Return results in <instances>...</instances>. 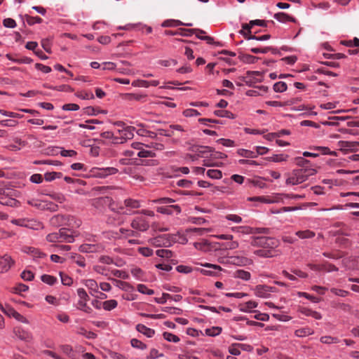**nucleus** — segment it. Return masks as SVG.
<instances>
[{"instance_id": "nucleus-25", "label": "nucleus", "mask_w": 359, "mask_h": 359, "mask_svg": "<svg viewBox=\"0 0 359 359\" xmlns=\"http://www.w3.org/2000/svg\"><path fill=\"white\" fill-rule=\"evenodd\" d=\"M8 315L10 316H12L13 318H15L17 320L21 322V323H26V324H28L29 323V321L25 317L23 316L22 315H21L20 313H19L18 312H17L15 310H14L13 308L11 307H8V311H6Z\"/></svg>"}, {"instance_id": "nucleus-16", "label": "nucleus", "mask_w": 359, "mask_h": 359, "mask_svg": "<svg viewBox=\"0 0 359 359\" xmlns=\"http://www.w3.org/2000/svg\"><path fill=\"white\" fill-rule=\"evenodd\" d=\"M102 250V246L95 244H83L81 245L80 250L83 252L91 253L98 252Z\"/></svg>"}, {"instance_id": "nucleus-45", "label": "nucleus", "mask_w": 359, "mask_h": 359, "mask_svg": "<svg viewBox=\"0 0 359 359\" xmlns=\"http://www.w3.org/2000/svg\"><path fill=\"white\" fill-rule=\"evenodd\" d=\"M119 232L124 235L126 237H132V236H137L138 233L135 231L133 229H125V228H121L119 229Z\"/></svg>"}, {"instance_id": "nucleus-13", "label": "nucleus", "mask_w": 359, "mask_h": 359, "mask_svg": "<svg viewBox=\"0 0 359 359\" xmlns=\"http://www.w3.org/2000/svg\"><path fill=\"white\" fill-rule=\"evenodd\" d=\"M229 262L238 266H247L251 264L252 261L243 256H232L229 257Z\"/></svg>"}, {"instance_id": "nucleus-1", "label": "nucleus", "mask_w": 359, "mask_h": 359, "mask_svg": "<svg viewBox=\"0 0 359 359\" xmlns=\"http://www.w3.org/2000/svg\"><path fill=\"white\" fill-rule=\"evenodd\" d=\"M133 213L137 215L133 217L130 222V226L135 231L145 232L149 229V222L146 216L154 217V212L147 209H143L140 211H134Z\"/></svg>"}, {"instance_id": "nucleus-2", "label": "nucleus", "mask_w": 359, "mask_h": 359, "mask_svg": "<svg viewBox=\"0 0 359 359\" xmlns=\"http://www.w3.org/2000/svg\"><path fill=\"white\" fill-rule=\"evenodd\" d=\"M316 173L313 168L294 169L291 172L285 174L287 185H297L306 182L310 176Z\"/></svg>"}, {"instance_id": "nucleus-40", "label": "nucleus", "mask_w": 359, "mask_h": 359, "mask_svg": "<svg viewBox=\"0 0 359 359\" xmlns=\"http://www.w3.org/2000/svg\"><path fill=\"white\" fill-rule=\"evenodd\" d=\"M94 271L97 273L102 274L105 276H108L109 274H111V270L109 268L100 265L95 266Z\"/></svg>"}, {"instance_id": "nucleus-34", "label": "nucleus", "mask_w": 359, "mask_h": 359, "mask_svg": "<svg viewBox=\"0 0 359 359\" xmlns=\"http://www.w3.org/2000/svg\"><path fill=\"white\" fill-rule=\"evenodd\" d=\"M295 234L301 239L312 238L315 236V232L311 230L298 231Z\"/></svg>"}, {"instance_id": "nucleus-59", "label": "nucleus", "mask_w": 359, "mask_h": 359, "mask_svg": "<svg viewBox=\"0 0 359 359\" xmlns=\"http://www.w3.org/2000/svg\"><path fill=\"white\" fill-rule=\"evenodd\" d=\"M325 257L330 259H337L342 257L343 255L339 251H334L332 252H323Z\"/></svg>"}, {"instance_id": "nucleus-52", "label": "nucleus", "mask_w": 359, "mask_h": 359, "mask_svg": "<svg viewBox=\"0 0 359 359\" xmlns=\"http://www.w3.org/2000/svg\"><path fill=\"white\" fill-rule=\"evenodd\" d=\"M26 21L28 25H33L34 24H39L41 23L43 20L39 16L32 17L29 15H25Z\"/></svg>"}, {"instance_id": "nucleus-4", "label": "nucleus", "mask_w": 359, "mask_h": 359, "mask_svg": "<svg viewBox=\"0 0 359 359\" xmlns=\"http://www.w3.org/2000/svg\"><path fill=\"white\" fill-rule=\"evenodd\" d=\"M175 241L176 236L174 234H162L151 238L149 243L155 247H169Z\"/></svg>"}, {"instance_id": "nucleus-36", "label": "nucleus", "mask_w": 359, "mask_h": 359, "mask_svg": "<svg viewBox=\"0 0 359 359\" xmlns=\"http://www.w3.org/2000/svg\"><path fill=\"white\" fill-rule=\"evenodd\" d=\"M85 285L90 290L91 292L97 293L98 291V285L97 282L93 279H88L86 280Z\"/></svg>"}, {"instance_id": "nucleus-21", "label": "nucleus", "mask_w": 359, "mask_h": 359, "mask_svg": "<svg viewBox=\"0 0 359 359\" xmlns=\"http://www.w3.org/2000/svg\"><path fill=\"white\" fill-rule=\"evenodd\" d=\"M181 25L191 27L193 25L192 23H184L178 20H166L162 23V27H174Z\"/></svg>"}, {"instance_id": "nucleus-24", "label": "nucleus", "mask_w": 359, "mask_h": 359, "mask_svg": "<svg viewBox=\"0 0 359 359\" xmlns=\"http://www.w3.org/2000/svg\"><path fill=\"white\" fill-rule=\"evenodd\" d=\"M159 84L158 81L154 80L151 81H145V80H137L132 83L133 86H140L144 88H148L150 86H156Z\"/></svg>"}, {"instance_id": "nucleus-31", "label": "nucleus", "mask_w": 359, "mask_h": 359, "mask_svg": "<svg viewBox=\"0 0 359 359\" xmlns=\"http://www.w3.org/2000/svg\"><path fill=\"white\" fill-rule=\"evenodd\" d=\"M301 313L306 316H311L312 318L317 320H320L322 318V316L320 313L316 311H312L307 308H302L301 309Z\"/></svg>"}, {"instance_id": "nucleus-46", "label": "nucleus", "mask_w": 359, "mask_h": 359, "mask_svg": "<svg viewBox=\"0 0 359 359\" xmlns=\"http://www.w3.org/2000/svg\"><path fill=\"white\" fill-rule=\"evenodd\" d=\"M320 341L323 344H331L338 343L339 339L337 337L324 336L320 338Z\"/></svg>"}, {"instance_id": "nucleus-62", "label": "nucleus", "mask_w": 359, "mask_h": 359, "mask_svg": "<svg viewBox=\"0 0 359 359\" xmlns=\"http://www.w3.org/2000/svg\"><path fill=\"white\" fill-rule=\"evenodd\" d=\"M131 346L134 348H140V349H145L147 348L146 344L142 343L141 341L137 339H132L130 341Z\"/></svg>"}, {"instance_id": "nucleus-50", "label": "nucleus", "mask_w": 359, "mask_h": 359, "mask_svg": "<svg viewBox=\"0 0 359 359\" xmlns=\"http://www.w3.org/2000/svg\"><path fill=\"white\" fill-rule=\"evenodd\" d=\"M48 196L53 200H54L60 203H64L66 200L65 196L62 194H60V193H55L54 192V193L48 194Z\"/></svg>"}, {"instance_id": "nucleus-63", "label": "nucleus", "mask_w": 359, "mask_h": 359, "mask_svg": "<svg viewBox=\"0 0 359 359\" xmlns=\"http://www.w3.org/2000/svg\"><path fill=\"white\" fill-rule=\"evenodd\" d=\"M189 231L195 233L196 235L202 236L205 233L210 232V230L209 229L205 228H192L189 229Z\"/></svg>"}, {"instance_id": "nucleus-39", "label": "nucleus", "mask_w": 359, "mask_h": 359, "mask_svg": "<svg viewBox=\"0 0 359 359\" xmlns=\"http://www.w3.org/2000/svg\"><path fill=\"white\" fill-rule=\"evenodd\" d=\"M118 305L117 301L114 299H110L105 301L102 303V306L106 311H111L115 309Z\"/></svg>"}, {"instance_id": "nucleus-37", "label": "nucleus", "mask_w": 359, "mask_h": 359, "mask_svg": "<svg viewBox=\"0 0 359 359\" xmlns=\"http://www.w3.org/2000/svg\"><path fill=\"white\" fill-rule=\"evenodd\" d=\"M237 153L239 156L245 157V158H256L257 154H255V152L250 150H247L244 149H239L237 151Z\"/></svg>"}, {"instance_id": "nucleus-3", "label": "nucleus", "mask_w": 359, "mask_h": 359, "mask_svg": "<svg viewBox=\"0 0 359 359\" xmlns=\"http://www.w3.org/2000/svg\"><path fill=\"white\" fill-rule=\"evenodd\" d=\"M46 240L48 242H67L73 243L74 241V236L71 231L66 228H62L58 232L51 233L47 235Z\"/></svg>"}, {"instance_id": "nucleus-18", "label": "nucleus", "mask_w": 359, "mask_h": 359, "mask_svg": "<svg viewBox=\"0 0 359 359\" xmlns=\"http://www.w3.org/2000/svg\"><path fill=\"white\" fill-rule=\"evenodd\" d=\"M23 251L25 253L31 255L34 258H44L46 257V255L43 252L40 251L39 249L33 248V247H25Z\"/></svg>"}, {"instance_id": "nucleus-35", "label": "nucleus", "mask_w": 359, "mask_h": 359, "mask_svg": "<svg viewBox=\"0 0 359 359\" xmlns=\"http://www.w3.org/2000/svg\"><path fill=\"white\" fill-rule=\"evenodd\" d=\"M274 18L280 22H285L287 21H294V18L285 13H278L274 15Z\"/></svg>"}, {"instance_id": "nucleus-19", "label": "nucleus", "mask_w": 359, "mask_h": 359, "mask_svg": "<svg viewBox=\"0 0 359 359\" xmlns=\"http://www.w3.org/2000/svg\"><path fill=\"white\" fill-rule=\"evenodd\" d=\"M178 32H179L178 34L183 36H191L194 34H195L196 36H197V34H205V31H203L202 29H199L180 28L178 29Z\"/></svg>"}, {"instance_id": "nucleus-42", "label": "nucleus", "mask_w": 359, "mask_h": 359, "mask_svg": "<svg viewBox=\"0 0 359 359\" xmlns=\"http://www.w3.org/2000/svg\"><path fill=\"white\" fill-rule=\"evenodd\" d=\"M41 280L49 285H53L56 281H57V278L53 276H50V275H47V274H44L43 276H41Z\"/></svg>"}, {"instance_id": "nucleus-60", "label": "nucleus", "mask_w": 359, "mask_h": 359, "mask_svg": "<svg viewBox=\"0 0 359 359\" xmlns=\"http://www.w3.org/2000/svg\"><path fill=\"white\" fill-rule=\"evenodd\" d=\"M313 151H316L322 154H330L333 155L334 152H331L330 149L326 147H314L311 148Z\"/></svg>"}, {"instance_id": "nucleus-32", "label": "nucleus", "mask_w": 359, "mask_h": 359, "mask_svg": "<svg viewBox=\"0 0 359 359\" xmlns=\"http://www.w3.org/2000/svg\"><path fill=\"white\" fill-rule=\"evenodd\" d=\"M26 228L34 230H39L43 228V224L36 220L27 219Z\"/></svg>"}, {"instance_id": "nucleus-10", "label": "nucleus", "mask_w": 359, "mask_h": 359, "mask_svg": "<svg viewBox=\"0 0 359 359\" xmlns=\"http://www.w3.org/2000/svg\"><path fill=\"white\" fill-rule=\"evenodd\" d=\"M156 211L164 215H172L174 212L180 214L182 211L180 206L178 205H168L165 206H161L156 208Z\"/></svg>"}, {"instance_id": "nucleus-55", "label": "nucleus", "mask_w": 359, "mask_h": 359, "mask_svg": "<svg viewBox=\"0 0 359 359\" xmlns=\"http://www.w3.org/2000/svg\"><path fill=\"white\" fill-rule=\"evenodd\" d=\"M273 90L276 92L283 93L287 90V84L282 81L277 82L273 85Z\"/></svg>"}, {"instance_id": "nucleus-11", "label": "nucleus", "mask_w": 359, "mask_h": 359, "mask_svg": "<svg viewBox=\"0 0 359 359\" xmlns=\"http://www.w3.org/2000/svg\"><path fill=\"white\" fill-rule=\"evenodd\" d=\"M14 264V261L11 256L4 255L0 256V272L4 273L8 271L11 267Z\"/></svg>"}, {"instance_id": "nucleus-28", "label": "nucleus", "mask_w": 359, "mask_h": 359, "mask_svg": "<svg viewBox=\"0 0 359 359\" xmlns=\"http://www.w3.org/2000/svg\"><path fill=\"white\" fill-rule=\"evenodd\" d=\"M121 97L126 101H140L145 97V95L135 93H125Z\"/></svg>"}, {"instance_id": "nucleus-53", "label": "nucleus", "mask_w": 359, "mask_h": 359, "mask_svg": "<svg viewBox=\"0 0 359 359\" xmlns=\"http://www.w3.org/2000/svg\"><path fill=\"white\" fill-rule=\"evenodd\" d=\"M137 156L140 158H153L156 156V154L151 151L141 149L137 153Z\"/></svg>"}, {"instance_id": "nucleus-20", "label": "nucleus", "mask_w": 359, "mask_h": 359, "mask_svg": "<svg viewBox=\"0 0 359 359\" xmlns=\"http://www.w3.org/2000/svg\"><path fill=\"white\" fill-rule=\"evenodd\" d=\"M77 294L79 297V300L77 302L76 308L81 309V304H87L89 300V297L83 288H79L77 290Z\"/></svg>"}, {"instance_id": "nucleus-7", "label": "nucleus", "mask_w": 359, "mask_h": 359, "mask_svg": "<svg viewBox=\"0 0 359 359\" xmlns=\"http://www.w3.org/2000/svg\"><path fill=\"white\" fill-rule=\"evenodd\" d=\"M141 207V201L134 198H126L123 201V205H120L118 212H121L126 215H132L133 212H128L133 209H137Z\"/></svg>"}, {"instance_id": "nucleus-58", "label": "nucleus", "mask_w": 359, "mask_h": 359, "mask_svg": "<svg viewBox=\"0 0 359 359\" xmlns=\"http://www.w3.org/2000/svg\"><path fill=\"white\" fill-rule=\"evenodd\" d=\"M296 164L301 167V168H310L309 167V161L303 157H297L296 158Z\"/></svg>"}, {"instance_id": "nucleus-23", "label": "nucleus", "mask_w": 359, "mask_h": 359, "mask_svg": "<svg viewBox=\"0 0 359 359\" xmlns=\"http://www.w3.org/2000/svg\"><path fill=\"white\" fill-rule=\"evenodd\" d=\"M203 266L206 268H208L210 269L214 270V271H212V270L203 269L201 271V272L204 275H210V276L216 275L217 272H215V271H219L222 270V268L219 265H216V264L205 263V264H203Z\"/></svg>"}, {"instance_id": "nucleus-6", "label": "nucleus", "mask_w": 359, "mask_h": 359, "mask_svg": "<svg viewBox=\"0 0 359 359\" xmlns=\"http://www.w3.org/2000/svg\"><path fill=\"white\" fill-rule=\"evenodd\" d=\"M251 245L256 247H262V248L273 249L278 245V242L271 237L258 236L252 239Z\"/></svg>"}, {"instance_id": "nucleus-41", "label": "nucleus", "mask_w": 359, "mask_h": 359, "mask_svg": "<svg viewBox=\"0 0 359 359\" xmlns=\"http://www.w3.org/2000/svg\"><path fill=\"white\" fill-rule=\"evenodd\" d=\"M62 174L61 172H46L44 175V179L50 182L54 180L56 178H60L62 177Z\"/></svg>"}, {"instance_id": "nucleus-8", "label": "nucleus", "mask_w": 359, "mask_h": 359, "mask_svg": "<svg viewBox=\"0 0 359 359\" xmlns=\"http://www.w3.org/2000/svg\"><path fill=\"white\" fill-rule=\"evenodd\" d=\"M91 175L98 178H105L109 175L116 174L118 170L114 167L93 168L91 170Z\"/></svg>"}, {"instance_id": "nucleus-22", "label": "nucleus", "mask_w": 359, "mask_h": 359, "mask_svg": "<svg viewBox=\"0 0 359 359\" xmlns=\"http://www.w3.org/2000/svg\"><path fill=\"white\" fill-rule=\"evenodd\" d=\"M339 146L341 149L354 151L359 146L358 142L339 141Z\"/></svg>"}, {"instance_id": "nucleus-15", "label": "nucleus", "mask_w": 359, "mask_h": 359, "mask_svg": "<svg viewBox=\"0 0 359 359\" xmlns=\"http://www.w3.org/2000/svg\"><path fill=\"white\" fill-rule=\"evenodd\" d=\"M0 204L10 207H18L20 202L13 198L9 197L8 194L6 192V195L0 197Z\"/></svg>"}, {"instance_id": "nucleus-51", "label": "nucleus", "mask_w": 359, "mask_h": 359, "mask_svg": "<svg viewBox=\"0 0 359 359\" xmlns=\"http://www.w3.org/2000/svg\"><path fill=\"white\" fill-rule=\"evenodd\" d=\"M207 175L212 179H220L222 177V173L219 170H208Z\"/></svg>"}, {"instance_id": "nucleus-56", "label": "nucleus", "mask_w": 359, "mask_h": 359, "mask_svg": "<svg viewBox=\"0 0 359 359\" xmlns=\"http://www.w3.org/2000/svg\"><path fill=\"white\" fill-rule=\"evenodd\" d=\"M111 274L117 278H121L123 279H127L128 278V274L123 271L118 270V269H112L111 270Z\"/></svg>"}, {"instance_id": "nucleus-38", "label": "nucleus", "mask_w": 359, "mask_h": 359, "mask_svg": "<svg viewBox=\"0 0 359 359\" xmlns=\"http://www.w3.org/2000/svg\"><path fill=\"white\" fill-rule=\"evenodd\" d=\"M247 346L246 344H235L229 346V351L233 355H239L241 354L240 347Z\"/></svg>"}, {"instance_id": "nucleus-44", "label": "nucleus", "mask_w": 359, "mask_h": 359, "mask_svg": "<svg viewBox=\"0 0 359 359\" xmlns=\"http://www.w3.org/2000/svg\"><path fill=\"white\" fill-rule=\"evenodd\" d=\"M205 334L208 336L215 337L219 335L222 332V328L219 327H212L208 328L205 330Z\"/></svg>"}, {"instance_id": "nucleus-5", "label": "nucleus", "mask_w": 359, "mask_h": 359, "mask_svg": "<svg viewBox=\"0 0 359 359\" xmlns=\"http://www.w3.org/2000/svg\"><path fill=\"white\" fill-rule=\"evenodd\" d=\"M73 221L74 224H72V226L79 227L81 225V222L80 220H76L74 217L65 216L62 215H57L53 216L50 219V222L51 225L57 226L63 224L72 225V222Z\"/></svg>"}, {"instance_id": "nucleus-61", "label": "nucleus", "mask_w": 359, "mask_h": 359, "mask_svg": "<svg viewBox=\"0 0 359 359\" xmlns=\"http://www.w3.org/2000/svg\"><path fill=\"white\" fill-rule=\"evenodd\" d=\"M174 202L175 200L168 197L159 198L153 201V203L158 204H170Z\"/></svg>"}, {"instance_id": "nucleus-48", "label": "nucleus", "mask_w": 359, "mask_h": 359, "mask_svg": "<svg viewBox=\"0 0 359 359\" xmlns=\"http://www.w3.org/2000/svg\"><path fill=\"white\" fill-rule=\"evenodd\" d=\"M214 114L219 117H226L229 118H234V115L229 111L226 110H216Z\"/></svg>"}, {"instance_id": "nucleus-9", "label": "nucleus", "mask_w": 359, "mask_h": 359, "mask_svg": "<svg viewBox=\"0 0 359 359\" xmlns=\"http://www.w3.org/2000/svg\"><path fill=\"white\" fill-rule=\"evenodd\" d=\"M118 126H121V129L117 130V133L120 135V138L123 143L126 142L128 140H131L134 136L135 128L132 126H124L123 124L118 123Z\"/></svg>"}, {"instance_id": "nucleus-26", "label": "nucleus", "mask_w": 359, "mask_h": 359, "mask_svg": "<svg viewBox=\"0 0 359 359\" xmlns=\"http://www.w3.org/2000/svg\"><path fill=\"white\" fill-rule=\"evenodd\" d=\"M109 280H111L116 283V285L119 287L120 289L125 290V291H133L134 287L133 285H131L129 283L113 279L111 278H108Z\"/></svg>"}, {"instance_id": "nucleus-49", "label": "nucleus", "mask_w": 359, "mask_h": 359, "mask_svg": "<svg viewBox=\"0 0 359 359\" xmlns=\"http://www.w3.org/2000/svg\"><path fill=\"white\" fill-rule=\"evenodd\" d=\"M156 254L158 257L167 259L170 258L172 256V252L171 250L164 249L157 250L156 251Z\"/></svg>"}, {"instance_id": "nucleus-47", "label": "nucleus", "mask_w": 359, "mask_h": 359, "mask_svg": "<svg viewBox=\"0 0 359 359\" xmlns=\"http://www.w3.org/2000/svg\"><path fill=\"white\" fill-rule=\"evenodd\" d=\"M257 306V303L254 301H248L245 304H243L241 308V311L243 312H248L250 309L256 308Z\"/></svg>"}, {"instance_id": "nucleus-14", "label": "nucleus", "mask_w": 359, "mask_h": 359, "mask_svg": "<svg viewBox=\"0 0 359 359\" xmlns=\"http://www.w3.org/2000/svg\"><path fill=\"white\" fill-rule=\"evenodd\" d=\"M255 290L257 297L263 298L267 297L269 292H273V287L267 285H257Z\"/></svg>"}, {"instance_id": "nucleus-29", "label": "nucleus", "mask_w": 359, "mask_h": 359, "mask_svg": "<svg viewBox=\"0 0 359 359\" xmlns=\"http://www.w3.org/2000/svg\"><path fill=\"white\" fill-rule=\"evenodd\" d=\"M255 255L261 257H273V250L271 248H262L257 250L254 252Z\"/></svg>"}, {"instance_id": "nucleus-43", "label": "nucleus", "mask_w": 359, "mask_h": 359, "mask_svg": "<svg viewBox=\"0 0 359 359\" xmlns=\"http://www.w3.org/2000/svg\"><path fill=\"white\" fill-rule=\"evenodd\" d=\"M313 331L309 327H304L297 330L295 331V335L299 337H306L313 334Z\"/></svg>"}, {"instance_id": "nucleus-33", "label": "nucleus", "mask_w": 359, "mask_h": 359, "mask_svg": "<svg viewBox=\"0 0 359 359\" xmlns=\"http://www.w3.org/2000/svg\"><path fill=\"white\" fill-rule=\"evenodd\" d=\"M233 276L244 280H248L250 279L251 275L250 273L247 271L239 269L234 272Z\"/></svg>"}, {"instance_id": "nucleus-30", "label": "nucleus", "mask_w": 359, "mask_h": 359, "mask_svg": "<svg viewBox=\"0 0 359 359\" xmlns=\"http://www.w3.org/2000/svg\"><path fill=\"white\" fill-rule=\"evenodd\" d=\"M238 58L241 61L248 64H253L258 60V57L255 56L244 53L239 54Z\"/></svg>"}, {"instance_id": "nucleus-17", "label": "nucleus", "mask_w": 359, "mask_h": 359, "mask_svg": "<svg viewBox=\"0 0 359 359\" xmlns=\"http://www.w3.org/2000/svg\"><path fill=\"white\" fill-rule=\"evenodd\" d=\"M257 76H261V73L259 72H251L248 71L247 72V76L245 77V83L250 86L252 83L260 81L261 79L257 78Z\"/></svg>"}, {"instance_id": "nucleus-57", "label": "nucleus", "mask_w": 359, "mask_h": 359, "mask_svg": "<svg viewBox=\"0 0 359 359\" xmlns=\"http://www.w3.org/2000/svg\"><path fill=\"white\" fill-rule=\"evenodd\" d=\"M163 335L164 339L168 341H172L177 343L180 341V338L177 335L173 334L172 333L165 332Z\"/></svg>"}, {"instance_id": "nucleus-12", "label": "nucleus", "mask_w": 359, "mask_h": 359, "mask_svg": "<svg viewBox=\"0 0 359 359\" xmlns=\"http://www.w3.org/2000/svg\"><path fill=\"white\" fill-rule=\"evenodd\" d=\"M192 151L202 158H207L213 152V148L207 146L196 145L193 147Z\"/></svg>"}, {"instance_id": "nucleus-54", "label": "nucleus", "mask_w": 359, "mask_h": 359, "mask_svg": "<svg viewBox=\"0 0 359 359\" xmlns=\"http://www.w3.org/2000/svg\"><path fill=\"white\" fill-rule=\"evenodd\" d=\"M137 291L142 294H147L149 295H152L154 294V291L153 290L149 289L145 285L139 284L137 285Z\"/></svg>"}, {"instance_id": "nucleus-27", "label": "nucleus", "mask_w": 359, "mask_h": 359, "mask_svg": "<svg viewBox=\"0 0 359 359\" xmlns=\"http://www.w3.org/2000/svg\"><path fill=\"white\" fill-rule=\"evenodd\" d=\"M136 329L139 332L142 333L148 337H152L155 334V331L154 330L149 328L142 324H138L136 326Z\"/></svg>"}, {"instance_id": "nucleus-64", "label": "nucleus", "mask_w": 359, "mask_h": 359, "mask_svg": "<svg viewBox=\"0 0 359 359\" xmlns=\"http://www.w3.org/2000/svg\"><path fill=\"white\" fill-rule=\"evenodd\" d=\"M60 276L63 285L69 286L72 284L73 280L69 276L62 272L60 273Z\"/></svg>"}]
</instances>
